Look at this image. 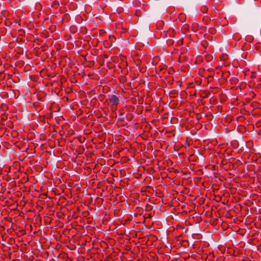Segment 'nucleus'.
<instances>
[{
	"label": "nucleus",
	"instance_id": "nucleus-1",
	"mask_svg": "<svg viewBox=\"0 0 261 261\" xmlns=\"http://www.w3.org/2000/svg\"><path fill=\"white\" fill-rule=\"evenodd\" d=\"M109 101L111 106H117L119 103V99L115 95H112L109 98Z\"/></svg>",
	"mask_w": 261,
	"mask_h": 261
},
{
	"label": "nucleus",
	"instance_id": "nucleus-2",
	"mask_svg": "<svg viewBox=\"0 0 261 261\" xmlns=\"http://www.w3.org/2000/svg\"><path fill=\"white\" fill-rule=\"evenodd\" d=\"M59 5V2L55 1L54 2H53L51 4V7L53 8H57Z\"/></svg>",
	"mask_w": 261,
	"mask_h": 261
},
{
	"label": "nucleus",
	"instance_id": "nucleus-3",
	"mask_svg": "<svg viewBox=\"0 0 261 261\" xmlns=\"http://www.w3.org/2000/svg\"><path fill=\"white\" fill-rule=\"evenodd\" d=\"M207 8L206 7H205V6H204V7H203V12H204L205 11H207Z\"/></svg>",
	"mask_w": 261,
	"mask_h": 261
},
{
	"label": "nucleus",
	"instance_id": "nucleus-4",
	"mask_svg": "<svg viewBox=\"0 0 261 261\" xmlns=\"http://www.w3.org/2000/svg\"><path fill=\"white\" fill-rule=\"evenodd\" d=\"M212 256H213V254L211 255V254H210L209 256L208 257V261H211V257Z\"/></svg>",
	"mask_w": 261,
	"mask_h": 261
},
{
	"label": "nucleus",
	"instance_id": "nucleus-5",
	"mask_svg": "<svg viewBox=\"0 0 261 261\" xmlns=\"http://www.w3.org/2000/svg\"><path fill=\"white\" fill-rule=\"evenodd\" d=\"M11 261H16L15 259L12 260Z\"/></svg>",
	"mask_w": 261,
	"mask_h": 261
}]
</instances>
